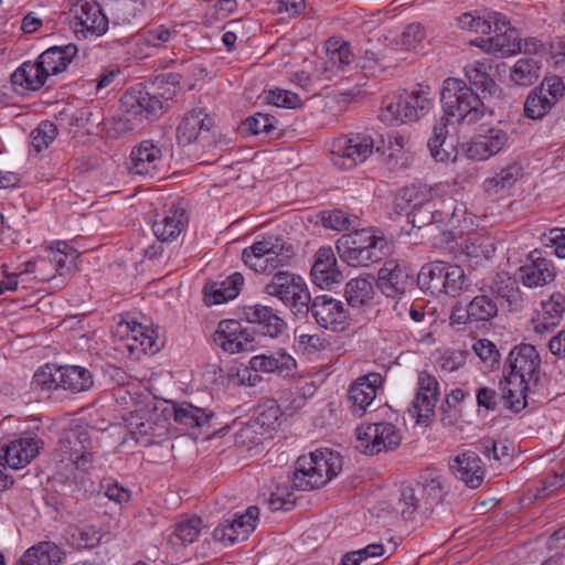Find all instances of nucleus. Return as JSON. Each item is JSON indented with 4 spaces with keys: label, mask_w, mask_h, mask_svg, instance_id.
<instances>
[{
    "label": "nucleus",
    "mask_w": 565,
    "mask_h": 565,
    "mask_svg": "<svg viewBox=\"0 0 565 565\" xmlns=\"http://www.w3.org/2000/svg\"><path fill=\"white\" fill-rule=\"evenodd\" d=\"M374 295L372 282L366 278H352L347 282L344 296L348 303L352 307H362L367 305Z\"/></svg>",
    "instance_id": "44"
},
{
    "label": "nucleus",
    "mask_w": 565,
    "mask_h": 565,
    "mask_svg": "<svg viewBox=\"0 0 565 565\" xmlns=\"http://www.w3.org/2000/svg\"><path fill=\"white\" fill-rule=\"evenodd\" d=\"M189 224V214L181 202L172 203L152 224V232L160 242L177 239Z\"/></svg>",
    "instance_id": "22"
},
{
    "label": "nucleus",
    "mask_w": 565,
    "mask_h": 565,
    "mask_svg": "<svg viewBox=\"0 0 565 565\" xmlns=\"http://www.w3.org/2000/svg\"><path fill=\"white\" fill-rule=\"evenodd\" d=\"M540 371L541 358L534 345L520 344L511 350L505 361L504 376L499 384L507 408L513 413L525 408L526 392L537 384Z\"/></svg>",
    "instance_id": "1"
},
{
    "label": "nucleus",
    "mask_w": 565,
    "mask_h": 565,
    "mask_svg": "<svg viewBox=\"0 0 565 565\" xmlns=\"http://www.w3.org/2000/svg\"><path fill=\"white\" fill-rule=\"evenodd\" d=\"M266 100L277 107L296 108L300 105V98L296 93L276 88L269 90Z\"/></svg>",
    "instance_id": "64"
},
{
    "label": "nucleus",
    "mask_w": 565,
    "mask_h": 565,
    "mask_svg": "<svg viewBox=\"0 0 565 565\" xmlns=\"http://www.w3.org/2000/svg\"><path fill=\"white\" fill-rule=\"evenodd\" d=\"M297 341L299 349L306 354H316L330 347V342L320 334H300Z\"/></svg>",
    "instance_id": "63"
},
{
    "label": "nucleus",
    "mask_w": 565,
    "mask_h": 565,
    "mask_svg": "<svg viewBox=\"0 0 565 565\" xmlns=\"http://www.w3.org/2000/svg\"><path fill=\"white\" fill-rule=\"evenodd\" d=\"M443 294L456 297L466 288L467 277L463 269L454 264L445 263Z\"/></svg>",
    "instance_id": "50"
},
{
    "label": "nucleus",
    "mask_w": 565,
    "mask_h": 565,
    "mask_svg": "<svg viewBox=\"0 0 565 565\" xmlns=\"http://www.w3.org/2000/svg\"><path fill=\"white\" fill-rule=\"evenodd\" d=\"M294 256V246L275 235L263 236L242 252L244 264L259 274L289 265Z\"/></svg>",
    "instance_id": "6"
},
{
    "label": "nucleus",
    "mask_w": 565,
    "mask_h": 565,
    "mask_svg": "<svg viewBox=\"0 0 565 565\" xmlns=\"http://www.w3.org/2000/svg\"><path fill=\"white\" fill-rule=\"evenodd\" d=\"M259 518V509L256 505L248 507L244 513H235L233 518L224 520L213 530L215 541L234 544L239 540H246L256 527Z\"/></svg>",
    "instance_id": "17"
},
{
    "label": "nucleus",
    "mask_w": 565,
    "mask_h": 565,
    "mask_svg": "<svg viewBox=\"0 0 565 565\" xmlns=\"http://www.w3.org/2000/svg\"><path fill=\"white\" fill-rule=\"evenodd\" d=\"M537 89L546 94L548 102L554 106L564 96L565 84L561 77L554 75L545 77Z\"/></svg>",
    "instance_id": "60"
},
{
    "label": "nucleus",
    "mask_w": 565,
    "mask_h": 565,
    "mask_svg": "<svg viewBox=\"0 0 565 565\" xmlns=\"http://www.w3.org/2000/svg\"><path fill=\"white\" fill-rule=\"evenodd\" d=\"M376 149L386 157L387 164L395 169L403 166L399 162L404 159L403 145L391 139L388 140L387 153L377 146L374 139L366 134H356L351 137H339L331 142L330 160L340 170H350L359 163L364 162Z\"/></svg>",
    "instance_id": "3"
},
{
    "label": "nucleus",
    "mask_w": 565,
    "mask_h": 565,
    "mask_svg": "<svg viewBox=\"0 0 565 565\" xmlns=\"http://www.w3.org/2000/svg\"><path fill=\"white\" fill-rule=\"evenodd\" d=\"M243 285L244 277L237 271L223 280L210 282L204 287V302L207 306H215L233 300L238 296Z\"/></svg>",
    "instance_id": "31"
},
{
    "label": "nucleus",
    "mask_w": 565,
    "mask_h": 565,
    "mask_svg": "<svg viewBox=\"0 0 565 565\" xmlns=\"http://www.w3.org/2000/svg\"><path fill=\"white\" fill-rule=\"evenodd\" d=\"M213 341L224 352L236 354L255 349L254 333L239 321L222 320L213 334Z\"/></svg>",
    "instance_id": "16"
},
{
    "label": "nucleus",
    "mask_w": 565,
    "mask_h": 565,
    "mask_svg": "<svg viewBox=\"0 0 565 565\" xmlns=\"http://www.w3.org/2000/svg\"><path fill=\"white\" fill-rule=\"evenodd\" d=\"M120 102L128 115L140 117L141 119H148L158 115L163 106L159 97L140 88L127 90Z\"/></svg>",
    "instance_id": "26"
},
{
    "label": "nucleus",
    "mask_w": 565,
    "mask_h": 565,
    "mask_svg": "<svg viewBox=\"0 0 565 565\" xmlns=\"http://www.w3.org/2000/svg\"><path fill=\"white\" fill-rule=\"evenodd\" d=\"M54 458L62 466L61 469L90 471L102 469L107 455L85 426L72 422L60 433Z\"/></svg>",
    "instance_id": "2"
},
{
    "label": "nucleus",
    "mask_w": 565,
    "mask_h": 565,
    "mask_svg": "<svg viewBox=\"0 0 565 565\" xmlns=\"http://www.w3.org/2000/svg\"><path fill=\"white\" fill-rule=\"evenodd\" d=\"M473 351L480 360L492 367L499 363L500 353L493 342L488 339H479L473 344Z\"/></svg>",
    "instance_id": "61"
},
{
    "label": "nucleus",
    "mask_w": 565,
    "mask_h": 565,
    "mask_svg": "<svg viewBox=\"0 0 565 565\" xmlns=\"http://www.w3.org/2000/svg\"><path fill=\"white\" fill-rule=\"evenodd\" d=\"M555 276L556 268L553 262L544 257L539 249L529 253L526 263L515 274L516 280L527 288L547 285L554 280Z\"/></svg>",
    "instance_id": "18"
},
{
    "label": "nucleus",
    "mask_w": 565,
    "mask_h": 565,
    "mask_svg": "<svg viewBox=\"0 0 565 565\" xmlns=\"http://www.w3.org/2000/svg\"><path fill=\"white\" fill-rule=\"evenodd\" d=\"M492 65L489 60H477L467 64L463 68L465 76L471 86L482 92L494 94L498 89L491 77Z\"/></svg>",
    "instance_id": "40"
},
{
    "label": "nucleus",
    "mask_w": 565,
    "mask_h": 565,
    "mask_svg": "<svg viewBox=\"0 0 565 565\" xmlns=\"http://www.w3.org/2000/svg\"><path fill=\"white\" fill-rule=\"evenodd\" d=\"M565 312V295L553 292L548 299L541 302L537 318L533 319L534 330L544 333L557 327Z\"/></svg>",
    "instance_id": "33"
},
{
    "label": "nucleus",
    "mask_w": 565,
    "mask_h": 565,
    "mask_svg": "<svg viewBox=\"0 0 565 565\" xmlns=\"http://www.w3.org/2000/svg\"><path fill=\"white\" fill-rule=\"evenodd\" d=\"M522 175V166L518 162H511L501 168L494 175L487 178L482 186L488 194H498L509 190Z\"/></svg>",
    "instance_id": "42"
},
{
    "label": "nucleus",
    "mask_w": 565,
    "mask_h": 565,
    "mask_svg": "<svg viewBox=\"0 0 565 565\" xmlns=\"http://www.w3.org/2000/svg\"><path fill=\"white\" fill-rule=\"evenodd\" d=\"M77 258V252H71L70 254L63 252H54V247L49 250L47 259L52 263L53 270L58 276H66L75 267V259Z\"/></svg>",
    "instance_id": "59"
},
{
    "label": "nucleus",
    "mask_w": 565,
    "mask_h": 565,
    "mask_svg": "<svg viewBox=\"0 0 565 565\" xmlns=\"http://www.w3.org/2000/svg\"><path fill=\"white\" fill-rule=\"evenodd\" d=\"M172 415L177 424L186 428H195L206 426L213 417V412L183 402L173 403Z\"/></svg>",
    "instance_id": "37"
},
{
    "label": "nucleus",
    "mask_w": 565,
    "mask_h": 565,
    "mask_svg": "<svg viewBox=\"0 0 565 565\" xmlns=\"http://www.w3.org/2000/svg\"><path fill=\"white\" fill-rule=\"evenodd\" d=\"M117 333L120 340L117 349L131 360H140L143 355H152L162 347L158 329H152L136 321H121Z\"/></svg>",
    "instance_id": "9"
},
{
    "label": "nucleus",
    "mask_w": 565,
    "mask_h": 565,
    "mask_svg": "<svg viewBox=\"0 0 565 565\" xmlns=\"http://www.w3.org/2000/svg\"><path fill=\"white\" fill-rule=\"evenodd\" d=\"M129 160L131 173L154 177L162 164V151L152 140H143L132 148Z\"/></svg>",
    "instance_id": "24"
},
{
    "label": "nucleus",
    "mask_w": 565,
    "mask_h": 565,
    "mask_svg": "<svg viewBox=\"0 0 565 565\" xmlns=\"http://www.w3.org/2000/svg\"><path fill=\"white\" fill-rule=\"evenodd\" d=\"M418 494V489L415 490L411 486L403 487L398 500V510L405 520L413 519L418 511L423 512V499Z\"/></svg>",
    "instance_id": "55"
},
{
    "label": "nucleus",
    "mask_w": 565,
    "mask_h": 565,
    "mask_svg": "<svg viewBox=\"0 0 565 565\" xmlns=\"http://www.w3.org/2000/svg\"><path fill=\"white\" fill-rule=\"evenodd\" d=\"M413 275L396 260H387L377 274L376 285L386 297L403 295L411 286Z\"/></svg>",
    "instance_id": "25"
},
{
    "label": "nucleus",
    "mask_w": 565,
    "mask_h": 565,
    "mask_svg": "<svg viewBox=\"0 0 565 565\" xmlns=\"http://www.w3.org/2000/svg\"><path fill=\"white\" fill-rule=\"evenodd\" d=\"M440 103L445 118L456 124L473 125L487 113L484 103L472 87L455 77L444 81Z\"/></svg>",
    "instance_id": "4"
},
{
    "label": "nucleus",
    "mask_w": 565,
    "mask_h": 565,
    "mask_svg": "<svg viewBox=\"0 0 565 565\" xmlns=\"http://www.w3.org/2000/svg\"><path fill=\"white\" fill-rule=\"evenodd\" d=\"M129 434L139 445L148 447L167 434V418L156 408L140 407L126 419Z\"/></svg>",
    "instance_id": "14"
},
{
    "label": "nucleus",
    "mask_w": 565,
    "mask_h": 565,
    "mask_svg": "<svg viewBox=\"0 0 565 565\" xmlns=\"http://www.w3.org/2000/svg\"><path fill=\"white\" fill-rule=\"evenodd\" d=\"M92 373L78 365L61 366L60 390L73 394L88 391L93 386Z\"/></svg>",
    "instance_id": "38"
},
{
    "label": "nucleus",
    "mask_w": 565,
    "mask_h": 565,
    "mask_svg": "<svg viewBox=\"0 0 565 565\" xmlns=\"http://www.w3.org/2000/svg\"><path fill=\"white\" fill-rule=\"evenodd\" d=\"M418 493L423 499V512L433 511L444 498V488L438 478L426 480L420 487H418Z\"/></svg>",
    "instance_id": "53"
},
{
    "label": "nucleus",
    "mask_w": 565,
    "mask_h": 565,
    "mask_svg": "<svg viewBox=\"0 0 565 565\" xmlns=\"http://www.w3.org/2000/svg\"><path fill=\"white\" fill-rule=\"evenodd\" d=\"M342 466L339 452L329 448L317 449L297 459L292 484L301 491L319 489L337 477Z\"/></svg>",
    "instance_id": "5"
},
{
    "label": "nucleus",
    "mask_w": 565,
    "mask_h": 565,
    "mask_svg": "<svg viewBox=\"0 0 565 565\" xmlns=\"http://www.w3.org/2000/svg\"><path fill=\"white\" fill-rule=\"evenodd\" d=\"M457 21L459 28L462 30H469L482 34L490 33V24L486 21V17H481L477 12L462 13Z\"/></svg>",
    "instance_id": "62"
},
{
    "label": "nucleus",
    "mask_w": 565,
    "mask_h": 565,
    "mask_svg": "<svg viewBox=\"0 0 565 565\" xmlns=\"http://www.w3.org/2000/svg\"><path fill=\"white\" fill-rule=\"evenodd\" d=\"M312 281L321 289H329L342 281L335 255L330 246L320 247L315 254L311 268Z\"/></svg>",
    "instance_id": "23"
},
{
    "label": "nucleus",
    "mask_w": 565,
    "mask_h": 565,
    "mask_svg": "<svg viewBox=\"0 0 565 565\" xmlns=\"http://www.w3.org/2000/svg\"><path fill=\"white\" fill-rule=\"evenodd\" d=\"M264 291L280 300L295 313L306 315L309 311L311 296L306 281L299 275L279 270L265 285Z\"/></svg>",
    "instance_id": "8"
},
{
    "label": "nucleus",
    "mask_w": 565,
    "mask_h": 565,
    "mask_svg": "<svg viewBox=\"0 0 565 565\" xmlns=\"http://www.w3.org/2000/svg\"><path fill=\"white\" fill-rule=\"evenodd\" d=\"M540 63L532 57L518 60L511 68V81L521 86H530L540 77Z\"/></svg>",
    "instance_id": "45"
},
{
    "label": "nucleus",
    "mask_w": 565,
    "mask_h": 565,
    "mask_svg": "<svg viewBox=\"0 0 565 565\" xmlns=\"http://www.w3.org/2000/svg\"><path fill=\"white\" fill-rule=\"evenodd\" d=\"M202 520L199 516H192L175 524L171 535L173 544H192L199 537L202 531Z\"/></svg>",
    "instance_id": "46"
},
{
    "label": "nucleus",
    "mask_w": 565,
    "mask_h": 565,
    "mask_svg": "<svg viewBox=\"0 0 565 565\" xmlns=\"http://www.w3.org/2000/svg\"><path fill=\"white\" fill-rule=\"evenodd\" d=\"M507 131L498 127H491L469 143L467 156L476 161H483L499 153L508 143Z\"/></svg>",
    "instance_id": "27"
},
{
    "label": "nucleus",
    "mask_w": 565,
    "mask_h": 565,
    "mask_svg": "<svg viewBox=\"0 0 565 565\" xmlns=\"http://www.w3.org/2000/svg\"><path fill=\"white\" fill-rule=\"evenodd\" d=\"M248 322L256 324L258 332L265 337L277 338L286 329V322L268 306L254 305L244 308Z\"/></svg>",
    "instance_id": "29"
},
{
    "label": "nucleus",
    "mask_w": 565,
    "mask_h": 565,
    "mask_svg": "<svg viewBox=\"0 0 565 565\" xmlns=\"http://www.w3.org/2000/svg\"><path fill=\"white\" fill-rule=\"evenodd\" d=\"M497 312V303L484 295L476 296L467 306V317L470 321H489Z\"/></svg>",
    "instance_id": "47"
},
{
    "label": "nucleus",
    "mask_w": 565,
    "mask_h": 565,
    "mask_svg": "<svg viewBox=\"0 0 565 565\" xmlns=\"http://www.w3.org/2000/svg\"><path fill=\"white\" fill-rule=\"evenodd\" d=\"M277 119L268 114L258 113L245 119L243 129L252 135L265 134L274 138L279 134L277 132Z\"/></svg>",
    "instance_id": "48"
},
{
    "label": "nucleus",
    "mask_w": 565,
    "mask_h": 565,
    "mask_svg": "<svg viewBox=\"0 0 565 565\" xmlns=\"http://www.w3.org/2000/svg\"><path fill=\"white\" fill-rule=\"evenodd\" d=\"M64 555L57 544L43 541L28 548L18 565H61Z\"/></svg>",
    "instance_id": "36"
},
{
    "label": "nucleus",
    "mask_w": 565,
    "mask_h": 565,
    "mask_svg": "<svg viewBox=\"0 0 565 565\" xmlns=\"http://www.w3.org/2000/svg\"><path fill=\"white\" fill-rule=\"evenodd\" d=\"M61 366L45 364L39 367L32 379V386L41 391L60 390Z\"/></svg>",
    "instance_id": "49"
},
{
    "label": "nucleus",
    "mask_w": 565,
    "mask_h": 565,
    "mask_svg": "<svg viewBox=\"0 0 565 565\" xmlns=\"http://www.w3.org/2000/svg\"><path fill=\"white\" fill-rule=\"evenodd\" d=\"M552 107L553 105L548 102L546 94H542L535 88L525 99L524 115L531 119H542Z\"/></svg>",
    "instance_id": "54"
},
{
    "label": "nucleus",
    "mask_w": 565,
    "mask_h": 565,
    "mask_svg": "<svg viewBox=\"0 0 565 565\" xmlns=\"http://www.w3.org/2000/svg\"><path fill=\"white\" fill-rule=\"evenodd\" d=\"M70 25L78 40L97 39L107 32L109 20L98 2L79 0L70 10Z\"/></svg>",
    "instance_id": "12"
},
{
    "label": "nucleus",
    "mask_w": 565,
    "mask_h": 565,
    "mask_svg": "<svg viewBox=\"0 0 565 565\" xmlns=\"http://www.w3.org/2000/svg\"><path fill=\"white\" fill-rule=\"evenodd\" d=\"M542 246L553 249L558 258H565V228L554 227L540 236Z\"/></svg>",
    "instance_id": "57"
},
{
    "label": "nucleus",
    "mask_w": 565,
    "mask_h": 565,
    "mask_svg": "<svg viewBox=\"0 0 565 565\" xmlns=\"http://www.w3.org/2000/svg\"><path fill=\"white\" fill-rule=\"evenodd\" d=\"M444 269V262L438 260L425 264L417 275V284L419 288L422 290L429 291L431 295L443 294V289L445 287V285H443Z\"/></svg>",
    "instance_id": "43"
},
{
    "label": "nucleus",
    "mask_w": 565,
    "mask_h": 565,
    "mask_svg": "<svg viewBox=\"0 0 565 565\" xmlns=\"http://www.w3.org/2000/svg\"><path fill=\"white\" fill-rule=\"evenodd\" d=\"M408 118L416 121L427 115L434 106V94L429 86L417 85L411 90H405Z\"/></svg>",
    "instance_id": "41"
},
{
    "label": "nucleus",
    "mask_w": 565,
    "mask_h": 565,
    "mask_svg": "<svg viewBox=\"0 0 565 565\" xmlns=\"http://www.w3.org/2000/svg\"><path fill=\"white\" fill-rule=\"evenodd\" d=\"M447 124L440 122L436 125L433 129V135L428 139V148L430 150L431 157L439 162H448L452 160V151H449L444 148L446 138H447Z\"/></svg>",
    "instance_id": "51"
},
{
    "label": "nucleus",
    "mask_w": 565,
    "mask_h": 565,
    "mask_svg": "<svg viewBox=\"0 0 565 565\" xmlns=\"http://www.w3.org/2000/svg\"><path fill=\"white\" fill-rule=\"evenodd\" d=\"M20 275L25 276L26 279L30 275H33L32 279L38 282H47L56 276L52 263L44 257L22 264Z\"/></svg>",
    "instance_id": "52"
},
{
    "label": "nucleus",
    "mask_w": 565,
    "mask_h": 565,
    "mask_svg": "<svg viewBox=\"0 0 565 565\" xmlns=\"http://www.w3.org/2000/svg\"><path fill=\"white\" fill-rule=\"evenodd\" d=\"M77 52V46L72 43L64 46H51L40 54L38 60L50 77L64 72Z\"/></svg>",
    "instance_id": "35"
},
{
    "label": "nucleus",
    "mask_w": 565,
    "mask_h": 565,
    "mask_svg": "<svg viewBox=\"0 0 565 565\" xmlns=\"http://www.w3.org/2000/svg\"><path fill=\"white\" fill-rule=\"evenodd\" d=\"M309 311L316 322L326 330L343 332L350 327V316L344 303L329 296L313 298Z\"/></svg>",
    "instance_id": "15"
},
{
    "label": "nucleus",
    "mask_w": 565,
    "mask_h": 565,
    "mask_svg": "<svg viewBox=\"0 0 565 565\" xmlns=\"http://www.w3.org/2000/svg\"><path fill=\"white\" fill-rule=\"evenodd\" d=\"M454 476L469 488H478L484 478L481 460L473 451H465L456 456L449 463Z\"/></svg>",
    "instance_id": "30"
},
{
    "label": "nucleus",
    "mask_w": 565,
    "mask_h": 565,
    "mask_svg": "<svg viewBox=\"0 0 565 565\" xmlns=\"http://www.w3.org/2000/svg\"><path fill=\"white\" fill-rule=\"evenodd\" d=\"M43 447V441L33 435L23 436L10 441L0 449V458H2L7 467L12 469H21L29 465Z\"/></svg>",
    "instance_id": "21"
},
{
    "label": "nucleus",
    "mask_w": 565,
    "mask_h": 565,
    "mask_svg": "<svg viewBox=\"0 0 565 565\" xmlns=\"http://www.w3.org/2000/svg\"><path fill=\"white\" fill-rule=\"evenodd\" d=\"M214 119L202 108L186 113L177 127V140L180 145L186 146L195 142L202 146L213 156H220L216 150L220 143L213 131Z\"/></svg>",
    "instance_id": "10"
},
{
    "label": "nucleus",
    "mask_w": 565,
    "mask_h": 565,
    "mask_svg": "<svg viewBox=\"0 0 565 565\" xmlns=\"http://www.w3.org/2000/svg\"><path fill=\"white\" fill-rule=\"evenodd\" d=\"M248 367L260 373H289L297 367L296 360L285 350L254 355L248 361Z\"/></svg>",
    "instance_id": "32"
},
{
    "label": "nucleus",
    "mask_w": 565,
    "mask_h": 565,
    "mask_svg": "<svg viewBox=\"0 0 565 565\" xmlns=\"http://www.w3.org/2000/svg\"><path fill=\"white\" fill-rule=\"evenodd\" d=\"M57 128L51 121H42L32 132V146L36 151L47 148L56 138Z\"/></svg>",
    "instance_id": "58"
},
{
    "label": "nucleus",
    "mask_w": 565,
    "mask_h": 565,
    "mask_svg": "<svg viewBox=\"0 0 565 565\" xmlns=\"http://www.w3.org/2000/svg\"><path fill=\"white\" fill-rule=\"evenodd\" d=\"M405 90L402 94H391L383 98L380 119L391 126L412 121L408 118Z\"/></svg>",
    "instance_id": "39"
},
{
    "label": "nucleus",
    "mask_w": 565,
    "mask_h": 565,
    "mask_svg": "<svg viewBox=\"0 0 565 565\" xmlns=\"http://www.w3.org/2000/svg\"><path fill=\"white\" fill-rule=\"evenodd\" d=\"M438 382L435 376L423 371L418 374V391L409 413L418 424H426L435 414L438 401Z\"/></svg>",
    "instance_id": "19"
},
{
    "label": "nucleus",
    "mask_w": 565,
    "mask_h": 565,
    "mask_svg": "<svg viewBox=\"0 0 565 565\" xmlns=\"http://www.w3.org/2000/svg\"><path fill=\"white\" fill-rule=\"evenodd\" d=\"M385 241L374 234L371 228H362L343 234L335 244L342 262L349 266H369L384 256Z\"/></svg>",
    "instance_id": "7"
},
{
    "label": "nucleus",
    "mask_w": 565,
    "mask_h": 565,
    "mask_svg": "<svg viewBox=\"0 0 565 565\" xmlns=\"http://www.w3.org/2000/svg\"><path fill=\"white\" fill-rule=\"evenodd\" d=\"M356 221L358 218L355 216H352L342 210L323 212L321 215L322 225L326 228L338 232L348 231L355 226Z\"/></svg>",
    "instance_id": "56"
},
{
    "label": "nucleus",
    "mask_w": 565,
    "mask_h": 565,
    "mask_svg": "<svg viewBox=\"0 0 565 565\" xmlns=\"http://www.w3.org/2000/svg\"><path fill=\"white\" fill-rule=\"evenodd\" d=\"M382 384L383 377L376 372L359 376L353 381L348 392L351 412L359 417L363 416L375 399Z\"/></svg>",
    "instance_id": "20"
},
{
    "label": "nucleus",
    "mask_w": 565,
    "mask_h": 565,
    "mask_svg": "<svg viewBox=\"0 0 565 565\" xmlns=\"http://www.w3.org/2000/svg\"><path fill=\"white\" fill-rule=\"evenodd\" d=\"M472 44L486 53L510 56L522 51L521 38L515 28H507L503 32L493 33L489 38L472 41Z\"/></svg>",
    "instance_id": "28"
},
{
    "label": "nucleus",
    "mask_w": 565,
    "mask_h": 565,
    "mask_svg": "<svg viewBox=\"0 0 565 565\" xmlns=\"http://www.w3.org/2000/svg\"><path fill=\"white\" fill-rule=\"evenodd\" d=\"M438 201H434V193L426 186H411L399 191L395 205L405 212L414 227H423L437 221Z\"/></svg>",
    "instance_id": "11"
},
{
    "label": "nucleus",
    "mask_w": 565,
    "mask_h": 565,
    "mask_svg": "<svg viewBox=\"0 0 565 565\" xmlns=\"http://www.w3.org/2000/svg\"><path fill=\"white\" fill-rule=\"evenodd\" d=\"M47 75L36 58L34 62L26 61L22 63L11 75V83L21 93L24 90H39L44 86Z\"/></svg>",
    "instance_id": "34"
},
{
    "label": "nucleus",
    "mask_w": 565,
    "mask_h": 565,
    "mask_svg": "<svg viewBox=\"0 0 565 565\" xmlns=\"http://www.w3.org/2000/svg\"><path fill=\"white\" fill-rule=\"evenodd\" d=\"M355 448L369 456L395 449L402 440L399 430L392 423L361 424L355 429Z\"/></svg>",
    "instance_id": "13"
}]
</instances>
